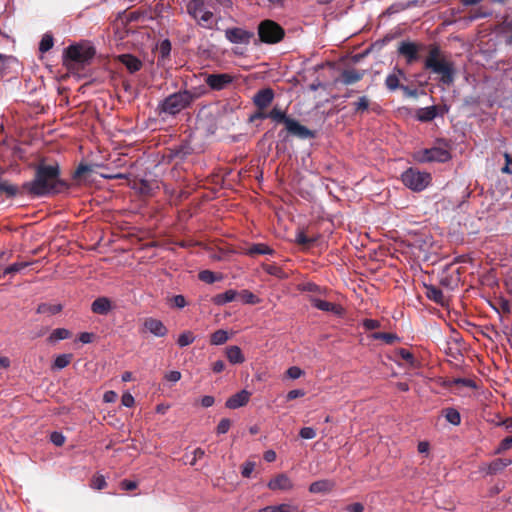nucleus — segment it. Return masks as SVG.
I'll return each mask as SVG.
<instances>
[{"label": "nucleus", "mask_w": 512, "mask_h": 512, "mask_svg": "<svg viewBox=\"0 0 512 512\" xmlns=\"http://www.w3.org/2000/svg\"><path fill=\"white\" fill-rule=\"evenodd\" d=\"M59 183V168L57 165H39L35 178L26 182L23 189L33 196H44L56 190Z\"/></svg>", "instance_id": "obj_1"}, {"label": "nucleus", "mask_w": 512, "mask_h": 512, "mask_svg": "<svg viewBox=\"0 0 512 512\" xmlns=\"http://www.w3.org/2000/svg\"><path fill=\"white\" fill-rule=\"evenodd\" d=\"M425 69L431 70L433 73L440 75L439 81L447 86L454 82L455 67L453 62L446 59L440 52L438 47L430 49L429 54L424 62Z\"/></svg>", "instance_id": "obj_2"}, {"label": "nucleus", "mask_w": 512, "mask_h": 512, "mask_svg": "<svg viewBox=\"0 0 512 512\" xmlns=\"http://www.w3.org/2000/svg\"><path fill=\"white\" fill-rule=\"evenodd\" d=\"M198 98V95L189 90H182L167 96L159 105V114L176 115Z\"/></svg>", "instance_id": "obj_3"}, {"label": "nucleus", "mask_w": 512, "mask_h": 512, "mask_svg": "<svg viewBox=\"0 0 512 512\" xmlns=\"http://www.w3.org/2000/svg\"><path fill=\"white\" fill-rule=\"evenodd\" d=\"M95 55V50L89 45H71L66 50L65 65L74 68L77 65L88 64Z\"/></svg>", "instance_id": "obj_4"}, {"label": "nucleus", "mask_w": 512, "mask_h": 512, "mask_svg": "<svg viewBox=\"0 0 512 512\" xmlns=\"http://www.w3.org/2000/svg\"><path fill=\"white\" fill-rule=\"evenodd\" d=\"M403 184L415 192L424 190L431 181V175L414 168H409L401 175Z\"/></svg>", "instance_id": "obj_5"}, {"label": "nucleus", "mask_w": 512, "mask_h": 512, "mask_svg": "<svg viewBox=\"0 0 512 512\" xmlns=\"http://www.w3.org/2000/svg\"><path fill=\"white\" fill-rule=\"evenodd\" d=\"M187 12L197 23L204 28H212L214 15L211 11L205 9L203 0H191L187 4Z\"/></svg>", "instance_id": "obj_6"}, {"label": "nucleus", "mask_w": 512, "mask_h": 512, "mask_svg": "<svg viewBox=\"0 0 512 512\" xmlns=\"http://www.w3.org/2000/svg\"><path fill=\"white\" fill-rule=\"evenodd\" d=\"M283 28L272 20H264L258 26V35L264 43H277L284 37Z\"/></svg>", "instance_id": "obj_7"}, {"label": "nucleus", "mask_w": 512, "mask_h": 512, "mask_svg": "<svg viewBox=\"0 0 512 512\" xmlns=\"http://www.w3.org/2000/svg\"><path fill=\"white\" fill-rule=\"evenodd\" d=\"M416 159L419 162H447L451 159L450 152L442 147H432L417 153Z\"/></svg>", "instance_id": "obj_8"}, {"label": "nucleus", "mask_w": 512, "mask_h": 512, "mask_svg": "<svg viewBox=\"0 0 512 512\" xmlns=\"http://www.w3.org/2000/svg\"><path fill=\"white\" fill-rule=\"evenodd\" d=\"M254 33L252 31L240 28L231 27L225 30V38L233 44H249Z\"/></svg>", "instance_id": "obj_9"}, {"label": "nucleus", "mask_w": 512, "mask_h": 512, "mask_svg": "<svg viewBox=\"0 0 512 512\" xmlns=\"http://www.w3.org/2000/svg\"><path fill=\"white\" fill-rule=\"evenodd\" d=\"M234 79L235 77L229 73H218L209 74L205 82L212 90L220 91L228 87Z\"/></svg>", "instance_id": "obj_10"}, {"label": "nucleus", "mask_w": 512, "mask_h": 512, "mask_svg": "<svg viewBox=\"0 0 512 512\" xmlns=\"http://www.w3.org/2000/svg\"><path fill=\"white\" fill-rule=\"evenodd\" d=\"M143 329L144 331L149 332L156 337H164L168 333V329L164 323L161 320L153 317L144 319Z\"/></svg>", "instance_id": "obj_11"}, {"label": "nucleus", "mask_w": 512, "mask_h": 512, "mask_svg": "<svg viewBox=\"0 0 512 512\" xmlns=\"http://www.w3.org/2000/svg\"><path fill=\"white\" fill-rule=\"evenodd\" d=\"M398 52L400 55L406 58V62L408 64H412L417 61L419 56V46L416 43L404 41L401 42L398 48Z\"/></svg>", "instance_id": "obj_12"}, {"label": "nucleus", "mask_w": 512, "mask_h": 512, "mask_svg": "<svg viewBox=\"0 0 512 512\" xmlns=\"http://www.w3.org/2000/svg\"><path fill=\"white\" fill-rule=\"evenodd\" d=\"M309 301L313 307H315L321 311L331 312V313H333L335 315H339V316H341L344 313V309L342 308V306H340L338 304L331 303V302H328V301H325V300H322V299H319L316 297H310Z\"/></svg>", "instance_id": "obj_13"}, {"label": "nucleus", "mask_w": 512, "mask_h": 512, "mask_svg": "<svg viewBox=\"0 0 512 512\" xmlns=\"http://www.w3.org/2000/svg\"><path fill=\"white\" fill-rule=\"evenodd\" d=\"M274 99V92L271 88L259 90L253 97V102L259 110L267 108Z\"/></svg>", "instance_id": "obj_14"}, {"label": "nucleus", "mask_w": 512, "mask_h": 512, "mask_svg": "<svg viewBox=\"0 0 512 512\" xmlns=\"http://www.w3.org/2000/svg\"><path fill=\"white\" fill-rule=\"evenodd\" d=\"M286 130L299 138L307 139L313 137V133L305 126L301 125L298 121L290 118L286 120Z\"/></svg>", "instance_id": "obj_15"}, {"label": "nucleus", "mask_w": 512, "mask_h": 512, "mask_svg": "<svg viewBox=\"0 0 512 512\" xmlns=\"http://www.w3.org/2000/svg\"><path fill=\"white\" fill-rule=\"evenodd\" d=\"M250 395V392L247 390H241L240 392L228 398L225 405L229 409H237L243 407L248 403Z\"/></svg>", "instance_id": "obj_16"}, {"label": "nucleus", "mask_w": 512, "mask_h": 512, "mask_svg": "<svg viewBox=\"0 0 512 512\" xmlns=\"http://www.w3.org/2000/svg\"><path fill=\"white\" fill-rule=\"evenodd\" d=\"M271 490H290L293 487L292 481L285 474H279L268 483Z\"/></svg>", "instance_id": "obj_17"}, {"label": "nucleus", "mask_w": 512, "mask_h": 512, "mask_svg": "<svg viewBox=\"0 0 512 512\" xmlns=\"http://www.w3.org/2000/svg\"><path fill=\"white\" fill-rule=\"evenodd\" d=\"M112 309L111 301L106 297H99L92 302L91 310L99 315H106Z\"/></svg>", "instance_id": "obj_18"}, {"label": "nucleus", "mask_w": 512, "mask_h": 512, "mask_svg": "<svg viewBox=\"0 0 512 512\" xmlns=\"http://www.w3.org/2000/svg\"><path fill=\"white\" fill-rule=\"evenodd\" d=\"M119 60L131 73L139 71L142 67L141 61L130 54H123L119 56Z\"/></svg>", "instance_id": "obj_19"}, {"label": "nucleus", "mask_w": 512, "mask_h": 512, "mask_svg": "<svg viewBox=\"0 0 512 512\" xmlns=\"http://www.w3.org/2000/svg\"><path fill=\"white\" fill-rule=\"evenodd\" d=\"M226 356L231 364H242L245 361L240 347L236 345L227 347Z\"/></svg>", "instance_id": "obj_20"}, {"label": "nucleus", "mask_w": 512, "mask_h": 512, "mask_svg": "<svg viewBox=\"0 0 512 512\" xmlns=\"http://www.w3.org/2000/svg\"><path fill=\"white\" fill-rule=\"evenodd\" d=\"M437 115H438V107L437 106H429V107L418 109L416 117L421 122H429V121H432Z\"/></svg>", "instance_id": "obj_21"}, {"label": "nucleus", "mask_w": 512, "mask_h": 512, "mask_svg": "<svg viewBox=\"0 0 512 512\" xmlns=\"http://www.w3.org/2000/svg\"><path fill=\"white\" fill-rule=\"evenodd\" d=\"M426 297L432 301H434L437 304H444L445 297L441 289L437 288L434 285H426Z\"/></svg>", "instance_id": "obj_22"}, {"label": "nucleus", "mask_w": 512, "mask_h": 512, "mask_svg": "<svg viewBox=\"0 0 512 512\" xmlns=\"http://www.w3.org/2000/svg\"><path fill=\"white\" fill-rule=\"evenodd\" d=\"M363 77V73L362 72H359L355 69H348V70H344L341 74V82L345 85H351V84H354L356 82H358L359 80H361Z\"/></svg>", "instance_id": "obj_23"}, {"label": "nucleus", "mask_w": 512, "mask_h": 512, "mask_svg": "<svg viewBox=\"0 0 512 512\" xmlns=\"http://www.w3.org/2000/svg\"><path fill=\"white\" fill-rule=\"evenodd\" d=\"M334 487V483L330 480H319L311 483L309 491L311 493H327Z\"/></svg>", "instance_id": "obj_24"}, {"label": "nucleus", "mask_w": 512, "mask_h": 512, "mask_svg": "<svg viewBox=\"0 0 512 512\" xmlns=\"http://www.w3.org/2000/svg\"><path fill=\"white\" fill-rule=\"evenodd\" d=\"M238 292L235 290H227L224 293L217 294L213 297L212 301L216 305H225L226 303L232 302L236 299Z\"/></svg>", "instance_id": "obj_25"}, {"label": "nucleus", "mask_w": 512, "mask_h": 512, "mask_svg": "<svg viewBox=\"0 0 512 512\" xmlns=\"http://www.w3.org/2000/svg\"><path fill=\"white\" fill-rule=\"evenodd\" d=\"M258 512H302L297 505L291 504H279L273 506H267L260 509Z\"/></svg>", "instance_id": "obj_26"}, {"label": "nucleus", "mask_w": 512, "mask_h": 512, "mask_svg": "<svg viewBox=\"0 0 512 512\" xmlns=\"http://www.w3.org/2000/svg\"><path fill=\"white\" fill-rule=\"evenodd\" d=\"M274 250L264 243H257L250 246L247 250L248 255H272Z\"/></svg>", "instance_id": "obj_27"}, {"label": "nucleus", "mask_w": 512, "mask_h": 512, "mask_svg": "<svg viewBox=\"0 0 512 512\" xmlns=\"http://www.w3.org/2000/svg\"><path fill=\"white\" fill-rule=\"evenodd\" d=\"M511 463L512 461L508 458H497L489 464L488 473L495 474L509 466Z\"/></svg>", "instance_id": "obj_28"}, {"label": "nucleus", "mask_w": 512, "mask_h": 512, "mask_svg": "<svg viewBox=\"0 0 512 512\" xmlns=\"http://www.w3.org/2000/svg\"><path fill=\"white\" fill-rule=\"evenodd\" d=\"M71 337V332L66 328L54 329L48 337L49 343H56L60 340H65Z\"/></svg>", "instance_id": "obj_29"}, {"label": "nucleus", "mask_w": 512, "mask_h": 512, "mask_svg": "<svg viewBox=\"0 0 512 512\" xmlns=\"http://www.w3.org/2000/svg\"><path fill=\"white\" fill-rule=\"evenodd\" d=\"M73 359V354H59L55 357L52 364V369L61 370L67 367Z\"/></svg>", "instance_id": "obj_30"}, {"label": "nucleus", "mask_w": 512, "mask_h": 512, "mask_svg": "<svg viewBox=\"0 0 512 512\" xmlns=\"http://www.w3.org/2000/svg\"><path fill=\"white\" fill-rule=\"evenodd\" d=\"M62 310L61 304L42 303L37 307V313L45 315H55Z\"/></svg>", "instance_id": "obj_31"}, {"label": "nucleus", "mask_w": 512, "mask_h": 512, "mask_svg": "<svg viewBox=\"0 0 512 512\" xmlns=\"http://www.w3.org/2000/svg\"><path fill=\"white\" fill-rule=\"evenodd\" d=\"M229 339L228 332L223 329H219L211 334L210 343L212 345H222Z\"/></svg>", "instance_id": "obj_32"}, {"label": "nucleus", "mask_w": 512, "mask_h": 512, "mask_svg": "<svg viewBox=\"0 0 512 512\" xmlns=\"http://www.w3.org/2000/svg\"><path fill=\"white\" fill-rule=\"evenodd\" d=\"M267 118L272 119L276 122H282L286 125V120H289L290 118L286 116L285 111L274 107L269 113H267Z\"/></svg>", "instance_id": "obj_33"}, {"label": "nucleus", "mask_w": 512, "mask_h": 512, "mask_svg": "<svg viewBox=\"0 0 512 512\" xmlns=\"http://www.w3.org/2000/svg\"><path fill=\"white\" fill-rule=\"evenodd\" d=\"M371 338L374 340H383L387 344H393L399 339L396 334L386 332H374L372 333Z\"/></svg>", "instance_id": "obj_34"}, {"label": "nucleus", "mask_w": 512, "mask_h": 512, "mask_svg": "<svg viewBox=\"0 0 512 512\" xmlns=\"http://www.w3.org/2000/svg\"><path fill=\"white\" fill-rule=\"evenodd\" d=\"M444 416L446 420L453 425H459L461 422L460 413L454 408H447Z\"/></svg>", "instance_id": "obj_35"}, {"label": "nucleus", "mask_w": 512, "mask_h": 512, "mask_svg": "<svg viewBox=\"0 0 512 512\" xmlns=\"http://www.w3.org/2000/svg\"><path fill=\"white\" fill-rule=\"evenodd\" d=\"M237 296L246 304H257L260 302L259 298L249 290H242Z\"/></svg>", "instance_id": "obj_36"}, {"label": "nucleus", "mask_w": 512, "mask_h": 512, "mask_svg": "<svg viewBox=\"0 0 512 512\" xmlns=\"http://www.w3.org/2000/svg\"><path fill=\"white\" fill-rule=\"evenodd\" d=\"M198 277L201 281L212 284L221 279V277L217 276L214 272L210 270H203L199 272Z\"/></svg>", "instance_id": "obj_37"}, {"label": "nucleus", "mask_w": 512, "mask_h": 512, "mask_svg": "<svg viewBox=\"0 0 512 512\" xmlns=\"http://www.w3.org/2000/svg\"><path fill=\"white\" fill-rule=\"evenodd\" d=\"M195 340V336L191 331H185L181 333L178 337L177 344L180 347H185L193 343Z\"/></svg>", "instance_id": "obj_38"}, {"label": "nucleus", "mask_w": 512, "mask_h": 512, "mask_svg": "<svg viewBox=\"0 0 512 512\" xmlns=\"http://www.w3.org/2000/svg\"><path fill=\"white\" fill-rule=\"evenodd\" d=\"M264 271L268 273L269 275L278 277V278H285L286 274L282 268H280L277 265H265Z\"/></svg>", "instance_id": "obj_39"}, {"label": "nucleus", "mask_w": 512, "mask_h": 512, "mask_svg": "<svg viewBox=\"0 0 512 512\" xmlns=\"http://www.w3.org/2000/svg\"><path fill=\"white\" fill-rule=\"evenodd\" d=\"M53 47V37L49 34H45L39 44V50L42 53L49 51Z\"/></svg>", "instance_id": "obj_40"}, {"label": "nucleus", "mask_w": 512, "mask_h": 512, "mask_svg": "<svg viewBox=\"0 0 512 512\" xmlns=\"http://www.w3.org/2000/svg\"><path fill=\"white\" fill-rule=\"evenodd\" d=\"M0 192L12 197L18 193V188L7 181L0 182Z\"/></svg>", "instance_id": "obj_41"}, {"label": "nucleus", "mask_w": 512, "mask_h": 512, "mask_svg": "<svg viewBox=\"0 0 512 512\" xmlns=\"http://www.w3.org/2000/svg\"><path fill=\"white\" fill-rule=\"evenodd\" d=\"M385 85L390 91H394L400 87L399 78L395 74H389L386 77Z\"/></svg>", "instance_id": "obj_42"}, {"label": "nucleus", "mask_w": 512, "mask_h": 512, "mask_svg": "<svg viewBox=\"0 0 512 512\" xmlns=\"http://www.w3.org/2000/svg\"><path fill=\"white\" fill-rule=\"evenodd\" d=\"M107 485L103 475H96L91 481V487L96 490H102Z\"/></svg>", "instance_id": "obj_43"}, {"label": "nucleus", "mask_w": 512, "mask_h": 512, "mask_svg": "<svg viewBox=\"0 0 512 512\" xmlns=\"http://www.w3.org/2000/svg\"><path fill=\"white\" fill-rule=\"evenodd\" d=\"M353 105L356 112H363L369 107V99L366 96H362Z\"/></svg>", "instance_id": "obj_44"}, {"label": "nucleus", "mask_w": 512, "mask_h": 512, "mask_svg": "<svg viewBox=\"0 0 512 512\" xmlns=\"http://www.w3.org/2000/svg\"><path fill=\"white\" fill-rule=\"evenodd\" d=\"M511 447H512V436L506 437L500 442L499 446L497 447V449L495 450L494 453L501 454L504 451L510 449Z\"/></svg>", "instance_id": "obj_45"}, {"label": "nucleus", "mask_w": 512, "mask_h": 512, "mask_svg": "<svg viewBox=\"0 0 512 512\" xmlns=\"http://www.w3.org/2000/svg\"><path fill=\"white\" fill-rule=\"evenodd\" d=\"M299 436L303 439H313L316 437V430L312 427H303L299 431Z\"/></svg>", "instance_id": "obj_46"}, {"label": "nucleus", "mask_w": 512, "mask_h": 512, "mask_svg": "<svg viewBox=\"0 0 512 512\" xmlns=\"http://www.w3.org/2000/svg\"><path fill=\"white\" fill-rule=\"evenodd\" d=\"M503 33L505 37V43L512 45V20L505 23Z\"/></svg>", "instance_id": "obj_47"}, {"label": "nucleus", "mask_w": 512, "mask_h": 512, "mask_svg": "<svg viewBox=\"0 0 512 512\" xmlns=\"http://www.w3.org/2000/svg\"><path fill=\"white\" fill-rule=\"evenodd\" d=\"M295 241L300 245H309L314 242V239L307 237L303 231H299L296 234Z\"/></svg>", "instance_id": "obj_48"}, {"label": "nucleus", "mask_w": 512, "mask_h": 512, "mask_svg": "<svg viewBox=\"0 0 512 512\" xmlns=\"http://www.w3.org/2000/svg\"><path fill=\"white\" fill-rule=\"evenodd\" d=\"M230 427H231V421L228 418H223L217 426V433L225 434L229 431Z\"/></svg>", "instance_id": "obj_49"}, {"label": "nucleus", "mask_w": 512, "mask_h": 512, "mask_svg": "<svg viewBox=\"0 0 512 512\" xmlns=\"http://www.w3.org/2000/svg\"><path fill=\"white\" fill-rule=\"evenodd\" d=\"M51 442L56 446H62L65 443V436L60 432H53L50 435Z\"/></svg>", "instance_id": "obj_50"}, {"label": "nucleus", "mask_w": 512, "mask_h": 512, "mask_svg": "<svg viewBox=\"0 0 512 512\" xmlns=\"http://www.w3.org/2000/svg\"><path fill=\"white\" fill-rule=\"evenodd\" d=\"M303 373V370L297 366H292L286 371L287 376L291 379H298L303 375Z\"/></svg>", "instance_id": "obj_51"}, {"label": "nucleus", "mask_w": 512, "mask_h": 512, "mask_svg": "<svg viewBox=\"0 0 512 512\" xmlns=\"http://www.w3.org/2000/svg\"><path fill=\"white\" fill-rule=\"evenodd\" d=\"M173 306L177 308H184L187 305L186 299L183 295H175L172 299Z\"/></svg>", "instance_id": "obj_52"}, {"label": "nucleus", "mask_w": 512, "mask_h": 512, "mask_svg": "<svg viewBox=\"0 0 512 512\" xmlns=\"http://www.w3.org/2000/svg\"><path fill=\"white\" fill-rule=\"evenodd\" d=\"M399 356L401 357V359L405 360L407 363L413 365L415 359H414L413 354L410 351H408L406 349H400Z\"/></svg>", "instance_id": "obj_53"}, {"label": "nucleus", "mask_w": 512, "mask_h": 512, "mask_svg": "<svg viewBox=\"0 0 512 512\" xmlns=\"http://www.w3.org/2000/svg\"><path fill=\"white\" fill-rule=\"evenodd\" d=\"M26 266H27L26 263H14V264L8 266L4 270V274H11V273L18 272V271L22 270Z\"/></svg>", "instance_id": "obj_54"}, {"label": "nucleus", "mask_w": 512, "mask_h": 512, "mask_svg": "<svg viewBox=\"0 0 512 512\" xmlns=\"http://www.w3.org/2000/svg\"><path fill=\"white\" fill-rule=\"evenodd\" d=\"M254 468H255V464L253 462H246L244 463L243 467H242V475L243 477H250L252 472L254 471Z\"/></svg>", "instance_id": "obj_55"}, {"label": "nucleus", "mask_w": 512, "mask_h": 512, "mask_svg": "<svg viewBox=\"0 0 512 512\" xmlns=\"http://www.w3.org/2000/svg\"><path fill=\"white\" fill-rule=\"evenodd\" d=\"M363 327L366 330H374V329L380 327V322L378 320H374V319H365L363 321Z\"/></svg>", "instance_id": "obj_56"}, {"label": "nucleus", "mask_w": 512, "mask_h": 512, "mask_svg": "<svg viewBox=\"0 0 512 512\" xmlns=\"http://www.w3.org/2000/svg\"><path fill=\"white\" fill-rule=\"evenodd\" d=\"M120 486L123 490L132 491L137 488L138 484L135 481L125 479L120 483Z\"/></svg>", "instance_id": "obj_57"}, {"label": "nucleus", "mask_w": 512, "mask_h": 512, "mask_svg": "<svg viewBox=\"0 0 512 512\" xmlns=\"http://www.w3.org/2000/svg\"><path fill=\"white\" fill-rule=\"evenodd\" d=\"M305 395V391L302 390V389H294V390H291L287 393V400L288 401H291V400H294L296 398H299V397H303Z\"/></svg>", "instance_id": "obj_58"}, {"label": "nucleus", "mask_w": 512, "mask_h": 512, "mask_svg": "<svg viewBox=\"0 0 512 512\" xmlns=\"http://www.w3.org/2000/svg\"><path fill=\"white\" fill-rule=\"evenodd\" d=\"M165 379L170 382H178L181 379V373L179 371H170L165 374Z\"/></svg>", "instance_id": "obj_59"}, {"label": "nucleus", "mask_w": 512, "mask_h": 512, "mask_svg": "<svg viewBox=\"0 0 512 512\" xmlns=\"http://www.w3.org/2000/svg\"><path fill=\"white\" fill-rule=\"evenodd\" d=\"M121 402L125 407H132L134 405V397L130 393H124Z\"/></svg>", "instance_id": "obj_60"}, {"label": "nucleus", "mask_w": 512, "mask_h": 512, "mask_svg": "<svg viewBox=\"0 0 512 512\" xmlns=\"http://www.w3.org/2000/svg\"><path fill=\"white\" fill-rule=\"evenodd\" d=\"M205 452L202 448H196L193 451V459L190 461V465H195L198 459L204 456Z\"/></svg>", "instance_id": "obj_61"}, {"label": "nucleus", "mask_w": 512, "mask_h": 512, "mask_svg": "<svg viewBox=\"0 0 512 512\" xmlns=\"http://www.w3.org/2000/svg\"><path fill=\"white\" fill-rule=\"evenodd\" d=\"M170 50H171L170 42L168 40L163 41L160 46V52H161L162 56L165 57V56L169 55Z\"/></svg>", "instance_id": "obj_62"}, {"label": "nucleus", "mask_w": 512, "mask_h": 512, "mask_svg": "<svg viewBox=\"0 0 512 512\" xmlns=\"http://www.w3.org/2000/svg\"><path fill=\"white\" fill-rule=\"evenodd\" d=\"M214 402V397L210 395H206L201 398V405L205 408L211 407Z\"/></svg>", "instance_id": "obj_63"}, {"label": "nucleus", "mask_w": 512, "mask_h": 512, "mask_svg": "<svg viewBox=\"0 0 512 512\" xmlns=\"http://www.w3.org/2000/svg\"><path fill=\"white\" fill-rule=\"evenodd\" d=\"M349 512H363L364 506L361 503H353L347 507Z\"/></svg>", "instance_id": "obj_64"}]
</instances>
